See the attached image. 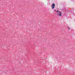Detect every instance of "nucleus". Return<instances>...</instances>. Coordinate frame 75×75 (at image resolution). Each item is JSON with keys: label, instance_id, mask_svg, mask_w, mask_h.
I'll list each match as a JSON object with an SVG mask.
<instances>
[{"label": "nucleus", "instance_id": "nucleus-1", "mask_svg": "<svg viewBox=\"0 0 75 75\" xmlns=\"http://www.w3.org/2000/svg\"><path fill=\"white\" fill-rule=\"evenodd\" d=\"M56 12H58L57 14V16H62V15L61 14V12L58 11H57Z\"/></svg>", "mask_w": 75, "mask_h": 75}, {"label": "nucleus", "instance_id": "nucleus-2", "mask_svg": "<svg viewBox=\"0 0 75 75\" xmlns=\"http://www.w3.org/2000/svg\"><path fill=\"white\" fill-rule=\"evenodd\" d=\"M52 9H54L55 7V4L53 3V4L52 5Z\"/></svg>", "mask_w": 75, "mask_h": 75}, {"label": "nucleus", "instance_id": "nucleus-3", "mask_svg": "<svg viewBox=\"0 0 75 75\" xmlns=\"http://www.w3.org/2000/svg\"><path fill=\"white\" fill-rule=\"evenodd\" d=\"M68 28H69V30H70V28H69V27H68Z\"/></svg>", "mask_w": 75, "mask_h": 75}, {"label": "nucleus", "instance_id": "nucleus-4", "mask_svg": "<svg viewBox=\"0 0 75 75\" xmlns=\"http://www.w3.org/2000/svg\"><path fill=\"white\" fill-rule=\"evenodd\" d=\"M54 11H56V10H54Z\"/></svg>", "mask_w": 75, "mask_h": 75}]
</instances>
